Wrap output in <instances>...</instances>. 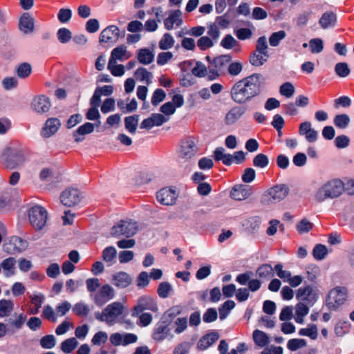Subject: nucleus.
I'll list each match as a JSON object with an SVG mask.
<instances>
[{"label":"nucleus","instance_id":"nucleus-29","mask_svg":"<svg viewBox=\"0 0 354 354\" xmlns=\"http://www.w3.org/2000/svg\"><path fill=\"white\" fill-rule=\"evenodd\" d=\"M16 260L14 257H8L1 263V268L3 270L4 275L9 277L15 273Z\"/></svg>","mask_w":354,"mask_h":354},{"label":"nucleus","instance_id":"nucleus-1","mask_svg":"<svg viewBox=\"0 0 354 354\" xmlns=\"http://www.w3.org/2000/svg\"><path fill=\"white\" fill-rule=\"evenodd\" d=\"M266 77L259 73H254L237 81L231 88L232 100L240 105L252 102L263 92Z\"/></svg>","mask_w":354,"mask_h":354},{"label":"nucleus","instance_id":"nucleus-3","mask_svg":"<svg viewBox=\"0 0 354 354\" xmlns=\"http://www.w3.org/2000/svg\"><path fill=\"white\" fill-rule=\"evenodd\" d=\"M344 189V183L340 180H333L321 187L315 194L316 200L321 203L326 199L339 196Z\"/></svg>","mask_w":354,"mask_h":354},{"label":"nucleus","instance_id":"nucleus-39","mask_svg":"<svg viewBox=\"0 0 354 354\" xmlns=\"http://www.w3.org/2000/svg\"><path fill=\"white\" fill-rule=\"evenodd\" d=\"M255 50L261 54H263L265 57H270L267 39L266 36H261L257 39Z\"/></svg>","mask_w":354,"mask_h":354},{"label":"nucleus","instance_id":"nucleus-41","mask_svg":"<svg viewBox=\"0 0 354 354\" xmlns=\"http://www.w3.org/2000/svg\"><path fill=\"white\" fill-rule=\"evenodd\" d=\"M173 292V287L169 282H161L157 289V293L160 298H167Z\"/></svg>","mask_w":354,"mask_h":354},{"label":"nucleus","instance_id":"nucleus-22","mask_svg":"<svg viewBox=\"0 0 354 354\" xmlns=\"http://www.w3.org/2000/svg\"><path fill=\"white\" fill-rule=\"evenodd\" d=\"M131 55V53L127 50V46L120 45L112 50L109 60L124 62L130 58Z\"/></svg>","mask_w":354,"mask_h":354},{"label":"nucleus","instance_id":"nucleus-34","mask_svg":"<svg viewBox=\"0 0 354 354\" xmlns=\"http://www.w3.org/2000/svg\"><path fill=\"white\" fill-rule=\"evenodd\" d=\"M269 57H265L263 54L254 50L250 55L249 62L252 66L258 67L263 66L267 62Z\"/></svg>","mask_w":354,"mask_h":354},{"label":"nucleus","instance_id":"nucleus-11","mask_svg":"<svg viewBox=\"0 0 354 354\" xmlns=\"http://www.w3.org/2000/svg\"><path fill=\"white\" fill-rule=\"evenodd\" d=\"M28 242L21 238L14 236L5 242L3 248L8 254H15L25 250L28 247Z\"/></svg>","mask_w":354,"mask_h":354},{"label":"nucleus","instance_id":"nucleus-51","mask_svg":"<svg viewBox=\"0 0 354 354\" xmlns=\"http://www.w3.org/2000/svg\"><path fill=\"white\" fill-rule=\"evenodd\" d=\"M328 253L327 248L323 244H317L313 248V255L316 260H322Z\"/></svg>","mask_w":354,"mask_h":354},{"label":"nucleus","instance_id":"nucleus-64","mask_svg":"<svg viewBox=\"0 0 354 354\" xmlns=\"http://www.w3.org/2000/svg\"><path fill=\"white\" fill-rule=\"evenodd\" d=\"M149 276L147 272H141L137 277L136 285L139 288H144L149 283Z\"/></svg>","mask_w":354,"mask_h":354},{"label":"nucleus","instance_id":"nucleus-21","mask_svg":"<svg viewBox=\"0 0 354 354\" xmlns=\"http://www.w3.org/2000/svg\"><path fill=\"white\" fill-rule=\"evenodd\" d=\"M132 281V277L125 272H119L112 276V283L119 288L128 287Z\"/></svg>","mask_w":354,"mask_h":354},{"label":"nucleus","instance_id":"nucleus-2","mask_svg":"<svg viewBox=\"0 0 354 354\" xmlns=\"http://www.w3.org/2000/svg\"><path fill=\"white\" fill-rule=\"evenodd\" d=\"M26 160L25 151L14 146L6 147L0 156L2 165L8 169H13Z\"/></svg>","mask_w":354,"mask_h":354},{"label":"nucleus","instance_id":"nucleus-46","mask_svg":"<svg viewBox=\"0 0 354 354\" xmlns=\"http://www.w3.org/2000/svg\"><path fill=\"white\" fill-rule=\"evenodd\" d=\"M135 76L140 81H145L148 85L151 82L152 73L145 68H138L135 72Z\"/></svg>","mask_w":354,"mask_h":354},{"label":"nucleus","instance_id":"nucleus-47","mask_svg":"<svg viewBox=\"0 0 354 354\" xmlns=\"http://www.w3.org/2000/svg\"><path fill=\"white\" fill-rule=\"evenodd\" d=\"M235 48L236 52H239L240 50V45L239 42L231 35H227L223 39V48L225 49H232L233 48Z\"/></svg>","mask_w":354,"mask_h":354},{"label":"nucleus","instance_id":"nucleus-38","mask_svg":"<svg viewBox=\"0 0 354 354\" xmlns=\"http://www.w3.org/2000/svg\"><path fill=\"white\" fill-rule=\"evenodd\" d=\"M299 335L301 336H306L310 337L311 339H316L318 337V329L316 324H308L306 328H301L299 330Z\"/></svg>","mask_w":354,"mask_h":354},{"label":"nucleus","instance_id":"nucleus-63","mask_svg":"<svg viewBox=\"0 0 354 354\" xmlns=\"http://www.w3.org/2000/svg\"><path fill=\"white\" fill-rule=\"evenodd\" d=\"M213 41L212 38L207 36H203L197 41V46L201 50H205L213 46Z\"/></svg>","mask_w":354,"mask_h":354},{"label":"nucleus","instance_id":"nucleus-37","mask_svg":"<svg viewBox=\"0 0 354 354\" xmlns=\"http://www.w3.org/2000/svg\"><path fill=\"white\" fill-rule=\"evenodd\" d=\"M252 337L254 343L260 347H263L269 343L268 336L266 333L260 330L257 329L254 330Z\"/></svg>","mask_w":354,"mask_h":354},{"label":"nucleus","instance_id":"nucleus-15","mask_svg":"<svg viewBox=\"0 0 354 354\" xmlns=\"http://www.w3.org/2000/svg\"><path fill=\"white\" fill-rule=\"evenodd\" d=\"M62 203L68 207L74 206L78 204L81 200L80 192L74 188L66 189L60 196Z\"/></svg>","mask_w":354,"mask_h":354},{"label":"nucleus","instance_id":"nucleus-33","mask_svg":"<svg viewBox=\"0 0 354 354\" xmlns=\"http://www.w3.org/2000/svg\"><path fill=\"white\" fill-rule=\"evenodd\" d=\"M221 27V17H218L216 21L208 26L207 35L213 40H217L220 35V28Z\"/></svg>","mask_w":354,"mask_h":354},{"label":"nucleus","instance_id":"nucleus-31","mask_svg":"<svg viewBox=\"0 0 354 354\" xmlns=\"http://www.w3.org/2000/svg\"><path fill=\"white\" fill-rule=\"evenodd\" d=\"M221 66V57H218L209 63L208 79L210 80H215L219 76V68Z\"/></svg>","mask_w":354,"mask_h":354},{"label":"nucleus","instance_id":"nucleus-32","mask_svg":"<svg viewBox=\"0 0 354 354\" xmlns=\"http://www.w3.org/2000/svg\"><path fill=\"white\" fill-rule=\"evenodd\" d=\"M153 54L147 48H142L138 51L137 59L140 64H149L153 62Z\"/></svg>","mask_w":354,"mask_h":354},{"label":"nucleus","instance_id":"nucleus-60","mask_svg":"<svg viewBox=\"0 0 354 354\" xmlns=\"http://www.w3.org/2000/svg\"><path fill=\"white\" fill-rule=\"evenodd\" d=\"M279 92L282 95L289 98L293 95L295 87L292 83L285 82L281 85Z\"/></svg>","mask_w":354,"mask_h":354},{"label":"nucleus","instance_id":"nucleus-55","mask_svg":"<svg viewBox=\"0 0 354 354\" xmlns=\"http://www.w3.org/2000/svg\"><path fill=\"white\" fill-rule=\"evenodd\" d=\"M310 51L313 54L320 53L324 49V43L320 38L311 39L309 41Z\"/></svg>","mask_w":354,"mask_h":354},{"label":"nucleus","instance_id":"nucleus-12","mask_svg":"<svg viewBox=\"0 0 354 354\" xmlns=\"http://www.w3.org/2000/svg\"><path fill=\"white\" fill-rule=\"evenodd\" d=\"M198 151V147L194 139L189 137L181 141L179 150V156L185 160H189L193 158Z\"/></svg>","mask_w":354,"mask_h":354},{"label":"nucleus","instance_id":"nucleus-56","mask_svg":"<svg viewBox=\"0 0 354 354\" xmlns=\"http://www.w3.org/2000/svg\"><path fill=\"white\" fill-rule=\"evenodd\" d=\"M73 310L77 316L86 317L90 312V308L86 304L82 302H79L75 304L73 308Z\"/></svg>","mask_w":354,"mask_h":354},{"label":"nucleus","instance_id":"nucleus-30","mask_svg":"<svg viewBox=\"0 0 354 354\" xmlns=\"http://www.w3.org/2000/svg\"><path fill=\"white\" fill-rule=\"evenodd\" d=\"M15 304L10 299H2L0 300V317H9L14 310Z\"/></svg>","mask_w":354,"mask_h":354},{"label":"nucleus","instance_id":"nucleus-18","mask_svg":"<svg viewBox=\"0 0 354 354\" xmlns=\"http://www.w3.org/2000/svg\"><path fill=\"white\" fill-rule=\"evenodd\" d=\"M177 194L173 189L165 187L157 192L158 201L164 205H172L177 198Z\"/></svg>","mask_w":354,"mask_h":354},{"label":"nucleus","instance_id":"nucleus-19","mask_svg":"<svg viewBox=\"0 0 354 354\" xmlns=\"http://www.w3.org/2000/svg\"><path fill=\"white\" fill-rule=\"evenodd\" d=\"M60 126L61 122L59 119L55 118H48L41 129V135L44 138H49L58 131Z\"/></svg>","mask_w":354,"mask_h":354},{"label":"nucleus","instance_id":"nucleus-20","mask_svg":"<svg viewBox=\"0 0 354 354\" xmlns=\"http://www.w3.org/2000/svg\"><path fill=\"white\" fill-rule=\"evenodd\" d=\"M246 111L247 108L243 106H235L232 107L225 115V122L226 124H234L246 113Z\"/></svg>","mask_w":354,"mask_h":354},{"label":"nucleus","instance_id":"nucleus-40","mask_svg":"<svg viewBox=\"0 0 354 354\" xmlns=\"http://www.w3.org/2000/svg\"><path fill=\"white\" fill-rule=\"evenodd\" d=\"M175 43L174 37L169 33H165L158 42V46L162 50L171 48Z\"/></svg>","mask_w":354,"mask_h":354},{"label":"nucleus","instance_id":"nucleus-25","mask_svg":"<svg viewBox=\"0 0 354 354\" xmlns=\"http://www.w3.org/2000/svg\"><path fill=\"white\" fill-rule=\"evenodd\" d=\"M337 15L332 11L324 12L319 20V24L323 29L334 27L337 23Z\"/></svg>","mask_w":354,"mask_h":354},{"label":"nucleus","instance_id":"nucleus-9","mask_svg":"<svg viewBox=\"0 0 354 354\" xmlns=\"http://www.w3.org/2000/svg\"><path fill=\"white\" fill-rule=\"evenodd\" d=\"M144 310H150L153 313L158 311L156 301L149 295H142L138 299L136 305L132 309L131 315L138 317Z\"/></svg>","mask_w":354,"mask_h":354},{"label":"nucleus","instance_id":"nucleus-62","mask_svg":"<svg viewBox=\"0 0 354 354\" xmlns=\"http://www.w3.org/2000/svg\"><path fill=\"white\" fill-rule=\"evenodd\" d=\"M72 17V11L69 8H61L57 14L58 20L62 24L68 23Z\"/></svg>","mask_w":354,"mask_h":354},{"label":"nucleus","instance_id":"nucleus-17","mask_svg":"<svg viewBox=\"0 0 354 354\" xmlns=\"http://www.w3.org/2000/svg\"><path fill=\"white\" fill-rule=\"evenodd\" d=\"M252 194V187L248 185H236L231 192L230 197L236 201H243Z\"/></svg>","mask_w":354,"mask_h":354},{"label":"nucleus","instance_id":"nucleus-23","mask_svg":"<svg viewBox=\"0 0 354 354\" xmlns=\"http://www.w3.org/2000/svg\"><path fill=\"white\" fill-rule=\"evenodd\" d=\"M32 106L37 113H45L50 109V102L48 97L44 95H40L33 99Z\"/></svg>","mask_w":354,"mask_h":354},{"label":"nucleus","instance_id":"nucleus-28","mask_svg":"<svg viewBox=\"0 0 354 354\" xmlns=\"http://www.w3.org/2000/svg\"><path fill=\"white\" fill-rule=\"evenodd\" d=\"M219 338V334L216 332H212L204 335L198 342V348L205 350L216 342Z\"/></svg>","mask_w":354,"mask_h":354},{"label":"nucleus","instance_id":"nucleus-61","mask_svg":"<svg viewBox=\"0 0 354 354\" xmlns=\"http://www.w3.org/2000/svg\"><path fill=\"white\" fill-rule=\"evenodd\" d=\"M117 251L113 246H109L102 251V259L106 262H111L116 257Z\"/></svg>","mask_w":354,"mask_h":354},{"label":"nucleus","instance_id":"nucleus-8","mask_svg":"<svg viewBox=\"0 0 354 354\" xmlns=\"http://www.w3.org/2000/svg\"><path fill=\"white\" fill-rule=\"evenodd\" d=\"M138 230L137 222L131 220L121 221L112 227L111 235L115 238L130 237L133 236L138 232Z\"/></svg>","mask_w":354,"mask_h":354},{"label":"nucleus","instance_id":"nucleus-6","mask_svg":"<svg viewBox=\"0 0 354 354\" xmlns=\"http://www.w3.org/2000/svg\"><path fill=\"white\" fill-rule=\"evenodd\" d=\"M289 188L286 185H274L265 192L261 202L268 205L279 202L287 196Z\"/></svg>","mask_w":354,"mask_h":354},{"label":"nucleus","instance_id":"nucleus-58","mask_svg":"<svg viewBox=\"0 0 354 354\" xmlns=\"http://www.w3.org/2000/svg\"><path fill=\"white\" fill-rule=\"evenodd\" d=\"M243 70V64L239 62H232L227 68V73L232 77L237 76Z\"/></svg>","mask_w":354,"mask_h":354},{"label":"nucleus","instance_id":"nucleus-36","mask_svg":"<svg viewBox=\"0 0 354 354\" xmlns=\"http://www.w3.org/2000/svg\"><path fill=\"white\" fill-rule=\"evenodd\" d=\"M351 122L350 117L345 113L337 114L334 117L333 123L334 125L340 129H346Z\"/></svg>","mask_w":354,"mask_h":354},{"label":"nucleus","instance_id":"nucleus-50","mask_svg":"<svg viewBox=\"0 0 354 354\" xmlns=\"http://www.w3.org/2000/svg\"><path fill=\"white\" fill-rule=\"evenodd\" d=\"M246 229L251 233H254L259 230L261 225V218L259 216H252L249 218L246 223Z\"/></svg>","mask_w":354,"mask_h":354},{"label":"nucleus","instance_id":"nucleus-59","mask_svg":"<svg viewBox=\"0 0 354 354\" xmlns=\"http://www.w3.org/2000/svg\"><path fill=\"white\" fill-rule=\"evenodd\" d=\"M313 288L308 286L304 288H299L297 290L296 297L297 299L310 301Z\"/></svg>","mask_w":354,"mask_h":354},{"label":"nucleus","instance_id":"nucleus-48","mask_svg":"<svg viewBox=\"0 0 354 354\" xmlns=\"http://www.w3.org/2000/svg\"><path fill=\"white\" fill-rule=\"evenodd\" d=\"M286 37L285 30H279L273 32L269 37V44L272 47L278 46L280 41Z\"/></svg>","mask_w":354,"mask_h":354},{"label":"nucleus","instance_id":"nucleus-49","mask_svg":"<svg viewBox=\"0 0 354 354\" xmlns=\"http://www.w3.org/2000/svg\"><path fill=\"white\" fill-rule=\"evenodd\" d=\"M335 72L339 77H346L350 74L351 69L347 63L339 62L335 66Z\"/></svg>","mask_w":354,"mask_h":354},{"label":"nucleus","instance_id":"nucleus-42","mask_svg":"<svg viewBox=\"0 0 354 354\" xmlns=\"http://www.w3.org/2000/svg\"><path fill=\"white\" fill-rule=\"evenodd\" d=\"M31 72L32 66L27 62L21 63L16 68L17 76L22 79L28 77L31 74Z\"/></svg>","mask_w":354,"mask_h":354},{"label":"nucleus","instance_id":"nucleus-57","mask_svg":"<svg viewBox=\"0 0 354 354\" xmlns=\"http://www.w3.org/2000/svg\"><path fill=\"white\" fill-rule=\"evenodd\" d=\"M57 39L62 44L68 42L72 38V32L66 28H61L57 32Z\"/></svg>","mask_w":354,"mask_h":354},{"label":"nucleus","instance_id":"nucleus-54","mask_svg":"<svg viewBox=\"0 0 354 354\" xmlns=\"http://www.w3.org/2000/svg\"><path fill=\"white\" fill-rule=\"evenodd\" d=\"M306 346V341L304 339H290L288 341L287 348L291 351H295L300 348Z\"/></svg>","mask_w":354,"mask_h":354},{"label":"nucleus","instance_id":"nucleus-35","mask_svg":"<svg viewBox=\"0 0 354 354\" xmlns=\"http://www.w3.org/2000/svg\"><path fill=\"white\" fill-rule=\"evenodd\" d=\"M258 276L265 280H269L274 277L273 268L270 264H263L257 270Z\"/></svg>","mask_w":354,"mask_h":354},{"label":"nucleus","instance_id":"nucleus-4","mask_svg":"<svg viewBox=\"0 0 354 354\" xmlns=\"http://www.w3.org/2000/svg\"><path fill=\"white\" fill-rule=\"evenodd\" d=\"M123 310L124 306L122 303L115 301L106 306L101 313H95V317L100 322H106L109 326H113L122 315Z\"/></svg>","mask_w":354,"mask_h":354},{"label":"nucleus","instance_id":"nucleus-44","mask_svg":"<svg viewBox=\"0 0 354 354\" xmlns=\"http://www.w3.org/2000/svg\"><path fill=\"white\" fill-rule=\"evenodd\" d=\"M139 116L134 115L128 116L124 118L125 128L131 133H134L136 131Z\"/></svg>","mask_w":354,"mask_h":354},{"label":"nucleus","instance_id":"nucleus-13","mask_svg":"<svg viewBox=\"0 0 354 354\" xmlns=\"http://www.w3.org/2000/svg\"><path fill=\"white\" fill-rule=\"evenodd\" d=\"M169 325L170 322L162 318L155 325L152 333V338L157 342H161L169 336H171Z\"/></svg>","mask_w":354,"mask_h":354},{"label":"nucleus","instance_id":"nucleus-7","mask_svg":"<svg viewBox=\"0 0 354 354\" xmlns=\"http://www.w3.org/2000/svg\"><path fill=\"white\" fill-rule=\"evenodd\" d=\"M347 299V289L337 286L330 290L326 299V305L330 310H336Z\"/></svg>","mask_w":354,"mask_h":354},{"label":"nucleus","instance_id":"nucleus-10","mask_svg":"<svg viewBox=\"0 0 354 354\" xmlns=\"http://www.w3.org/2000/svg\"><path fill=\"white\" fill-rule=\"evenodd\" d=\"M114 296V289L109 284L102 286L97 292L91 295L95 304L98 306H103Z\"/></svg>","mask_w":354,"mask_h":354},{"label":"nucleus","instance_id":"nucleus-53","mask_svg":"<svg viewBox=\"0 0 354 354\" xmlns=\"http://www.w3.org/2000/svg\"><path fill=\"white\" fill-rule=\"evenodd\" d=\"M313 223L306 218H303L297 224L296 229L299 234H302L310 232L313 229Z\"/></svg>","mask_w":354,"mask_h":354},{"label":"nucleus","instance_id":"nucleus-24","mask_svg":"<svg viewBox=\"0 0 354 354\" xmlns=\"http://www.w3.org/2000/svg\"><path fill=\"white\" fill-rule=\"evenodd\" d=\"M181 15V11L179 10L171 11L168 17L164 21L165 28L169 30L174 28V25L179 26L183 22Z\"/></svg>","mask_w":354,"mask_h":354},{"label":"nucleus","instance_id":"nucleus-16","mask_svg":"<svg viewBox=\"0 0 354 354\" xmlns=\"http://www.w3.org/2000/svg\"><path fill=\"white\" fill-rule=\"evenodd\" d=\"M27 319V316L25 313H14L12 318H10L8 320L7 328L8 330V334L13 335L17 330H20L23 326L24 325Z\"/></svg>","mask_w":354,"mask_h":354},{"label":"nucleus","instance_id":"nucleus-27","mask_svg":"<svg viewBox=\"0 0 354 354\" xmlns=\"http://www.w3.org/2000/svg\"><path fill=\"white\" fill-rule=\"evenodd\" d=\"M94 131V124L91 122H86L73 132L75 141L77 142L84 140V136L89 134Z\"/></svg>","mask_w":354,"mask_h":354},{"label":"nucleus","instance_id":"nucleus-52","mask_svg":"<svg viewBox=\"0 0 354 354\" xmlns=\"http://www.w3.org/2000/svg\"><path fill=\"white\" fill-rule=\"evenodd\" d=\"M269 165V158L264 153H258L253 158V165L258 168H265Z\"/></svg>","mask_w":354,"mask_h":354},{"label":"nucleus","instance_id":"nucleus-26","mask_svg":"<svg viewBox=\"0 0 354 354\" xmlns=\"http://www.w3.org/2000/svg\"><path fill=\"white\" fill-rule=\"evenodd\" d=\"M19 29L24 33L34 30V19L29 13H24L19 19Z\"/></svg>","mask_w":354,"mask_h":354},{"label":"nucleus","instance_id":"nucleus-45","mask_svg":"<svg viewBox=\"0 0 354 354\" xmlns=\"http://www.w3.org/2000/svg\"><path fill=\"white\" fill-rule=\"evenodd\" d=\"M78 345V342L75 337L64 340L61 344V349L65 353H71Z\"/></svg>","mask_w":354,"mask_h":354},{"label":"nucleus","instance_id":"nucleus-43","mask_svg":"<svg viewBox=\"0 0 354 354\" xmlns=\"http://www.w3.org/2000/svg\"><path fill=\"white\" fill-rule=\"evenodd\" d=\"M107 68L115 77H120L124 74V66L122 64H117V62L109 60Z\"/></svg>","mask_w":354,"mask_h":354},{"label":"nucleus","instance_id":"nucleus-5","mask_svg":"<svg viewBox=\"0 0 354 354\" xmlns=\"http://www.w3.org/2000/svg\"><path fill=\"white\" fill-rule=\"evenodd\" d=\"M28 218L30 225L36 230H41L46 225L48 212L40 205H34L28 210Z\"/></svg>","mask_w":354,"mask_h":354},{"label":"nucleus","instance_id":"nucleus-14","mask_svg":"<svg viewBox=\"0 0 354 354\" xmlns=\"http://www.w3.org/2000/svg\"><path fill=\"white\" fill-rule=\"evenodd\" d=\"M120 37V30L114 25L109 26L100 33L99 41L100 44H113Z\"/></svg>","mask_w":354,"mask_h":354}]
</instances>
